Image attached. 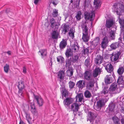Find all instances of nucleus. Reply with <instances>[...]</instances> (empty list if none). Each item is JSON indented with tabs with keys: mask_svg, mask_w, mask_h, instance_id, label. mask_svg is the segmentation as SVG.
Listing matches in <instances>:
<instances>
[{
	"mask_svg": "<svg viewBox=\"0 0 124 124\" xmlns=\"http://www.w3.org/2000/svg\"><path fill=\"white\" fill-rule=\"evenodd\" d=\"M112 9L113 12H116L117 15H121L124 12V0H118L115 3Z\"/></svg>",
	"mask_w": 124,
	"mask_h": 124,
	"instance_id": "1",
	"label": "nucleus"
},
{
	"mask_svg": "<svg viewBox=\"0 0 124 124\" xmlns=\"http://www.w3.org/2000/svg\"><path fill=\"white\" fill-rule=\"evenodd\" d=\"M79 58V56L78 55H72L67 59L65 60L66 64L65 67L66 68L69 67L74 63L77 62Z\"/></svg>",
	"mask_w": 124,
	"mask_h": 124,
	"instance_id": "2",
	"label": "nucleus"
},
{
	"mask_svg": "<svg viewBox=\"0 0 124 124\" xmlns=\"http://www.w3.org/2000/svg\"><path fill=\"white\" fill-rule=\"evenodd\" d=\"M79 106L78 103L74 102L72 104L70 107V109H71V110L73 111L74 116H76V113L79 108Z\"/></svg>",
	"mask_w": 124,
	"mask_h": 124,
	"instance_id": "3",
	"label": "nucleus"
},
{
	"mask_svg": "<svg viewBox=\"0 0 124 124\" xmlns=\"http://www.w3.org/2000/svg\"><path fill=\"white\" fill-rule=\"evenodd\" d=\"M18 85L17 86L19 89L18 96L19 97L23 96L22 94L23 91V90L24 87V85L23 82L21 80L18 82Z\"/></svg>",
	"mask_w": 124,
	"mask_h": 124,
	"instance_id": "4",
	"label": "nucleus"
},
{
	"mask_svg": "<svg viewBox=\"0 0 124 124\" xmlns=\"http://www.w3.org/2000/svg\"><path fill=\"white\" fill-rule=\"evenodd\" d=\"M84 77V79L87 81L93 80L94 79L92 73L89 71L86 70L85 72Z\"/></svg>",
	"mask_w": 124,
	"mask_h": 124,
	"instance_id": "5",
	"label": "nucleus"
},
{
	"mask_svg": "<svg viewBox=\"0 0 124 124\" xmlns=\"http://www.w3.org/2000/svg\"><path fill=\"white\" fill-rule=\"evenodd\" d=\"M121 54L120 51H116L114 54H112L111 56L110 57V59L112 61L117 62L118 61V58Z\"/></svg>",
	"mask_w": 124,
	"mask_h": 124,
	"instance_id": "6",
	"label": "nucleus"
},
{
	"mask_svg": "<svg viewBox=\"0 0 124 124\" xmlns=\"http://www.w3.org/2000/svg\"><path fill=\"white\" fill-rule=\"evenodd\" d=\"M34 96L38 106L39 107L42 106L44 103L43 99L41 97L35 95L34 94Z\"/></svg>",
	"mask_w": 124,
	"mask_h": 124,
	"instance_id": "7",
	"label": "nucleus"
},
{
	"mask_svg": "<svg viewBox=\"0 0 124 124\" xmlns=\"http://www.w3.org/2000/svg\"><path fill=\"white\" fill-rule=\"evenodd\" d=\"M74 99L70 97L67 98L63 101V104L64 105H67L66 108L68 109L70 108V105L72 103Z\"/></svg>",
	"mask_w": 124,
	"mask_h": 124,
	"instance_id": "8",
	"label": "nucleus"
},
{
	"mask_svg": "<svg viewBox=\"0 0 124 124\" xmlns=\"http://www.w3.org/2000/svg\"><path fill=\"white\" fill-rule=\"evenodd\" d=\"M101 72V70L99 67H96L93 71L92 75L93 78H96L99 75H100Z\"/></svg>",
	"mask_w": 124,
	"mask_h": 124,
	"instance_id": "9",
	"label": "nucleus"
},
{
	"mask_svg": "<svg viewBox=\"0 0 124 124\" xmlns=\"http://www.w3.org/2000/svg\"><path fill=\"white\" fill-rule=\"evenodd\" d=\"M86 22H85L82 23L81 26L83 30V34H88V28L87 25L86 24Z\"/></svg>",
	"mask_w": 124,
	"mask_h": 124,
	"instance_id": "10",
	"label": "nucleus"
},
{
	"mask_svg": "<svg viewBox=\"0 0 124 124\" xmlns=\"http://www.w3.org/2000/svg\"><path fill=\"white\" fill-rule=\"evenodd\" d=\"M104 101L103 100H99L97 102V105L95 107L97 110H99L101 109L102 107L104 105Z\"/></svg>",
	"mask_w": 124,
	"mask_h": 124,
	"instance_id": "11",
	"label": "nucleus"
},
{
	"mask_svg": "<svg viewBox=\"0 0 124 124\" xmlns=\"http://www.w3.org/2000/svg\"><path fill=\"white\" fill-rule=\"evenodd\" d=\"M105 69L107 72L111 73L113 72L114 68L111 63H109L105 65Z\"/></svg>",
	"mask_w": 124,
	"mask_h": 124,
	"instance_id": "12",
	"label": "nucleus"
},
{
	"mask_svg": "<svg viewBox=\"0 0 124 124\" xmlns=\"http://www.w3.org/2000/svg\"><path fill=\"white\" fill-rule=\"evenodd\" d=\"M94 14L92 13L87 12L85 15V20L87 21L90 20V21H92L94 20L93 17Z\"/></svg>",
	"mask_w": 124,
	"mask_h": 124,
	"instance_id": "13",
	"label": "nucleus"
},
{
	"mask_svg": "<svg viewBox=\"0 0 124 124\" xmlns=\"http://www.w3.org/2000/svg\"><path fill=\"white\" fill-rule=\"evenodd\" d=\"M70 49L73 52H77L79 49V46L77 42L74 43V44L70 46Z\"/></svg>",
	"mask_w": 124,
	"mask_h": 124,
	"instance_id": "14",
	"label": "nucleus"
},
{
	"mask_svg": "<svg viewBox=\"0 0 124 124\" xmlns=\"http://www.w3.org/2000/svg\"><path fill=\"white\" fill-rule=\"evenodd\" d=\"M64 72L62 70H59L58 72L57 78L59 79V81L61 82L64 79Z\"/></svg>",
	"mask_w": 124,
	"mask_h": 124,
	"instance_id": "15",
	"label": "nucleus"
},
{
	"mask_svg": "<svg viewBox=\"0 0 124 124\" xmlns=\"http://www.w3.org/2000/svg\"><path fill=\"white\" fill-rule=\"evenodd\" d=\"M62 87V90L61 91V92L62 94V97L63 99V96L66 97L68 96V91L66 90L65 88L63 89V88L65 87L64 84H63L62 85H61Z\"/></svg>",
	"mask_w": 124,
	"mask_h": 124,
	"instance_id": "16",
	"label": "nucleus"
},
{
	"mask_svg": "<svg viewBox=\"0 0 124 124\" xmlns=\"http://www.w3.org/2000/svg\"><path fill=\"white\" fill-rule=\"evenodd\" d=\"M85 82L84 80H80L77 83L76 85L79 89H82L85 85Z\"/></svg>",
	"mask_w": 124,
	"mask_h": 124,
	"instance_id": "17",
	"label": "nucleus"
},
{
	"mask_svg": "<svg viewBox=\"0 0 124 124\" xmlns=\"http://www.w3.org/2000/svg\"><path fill=\"white\" fill-rule=\"evenodd\" d=\"M108 88L107 86H105L103 89L102 91L100 92L101 96H103L107 97L108 95Z\"/></svg>",
	"mask_w": 124,
	"mask_h": 124,
	"instance_id": "18",
	"label": "nucleus"
},
{
	"mask_svg": "<svg viewBox=\"0 0 124 124\" xmlns=\"http://www.w3.org/2000/svg\"><path fill=\"white\" fill-rule=\"evenodd\" d=\"M67 40L66 39H63L61 41L59 44L60 49L62 50H63L67 45Z\"/></svg>",
	"mask_w": 124,
	"mask_h": 124,
	"instance_id": "19",
	"label": "nucleus"
},
{
	"mask_svg": "<svg viewBox=\"0 0 124 124\" xmlns=\"http://www.w3.org/2000/svg\"><path fill=\"white\" fill-rule=\"evenodd\" d=\"M65 54L67 58L66 59H67L72 55H73V52L70 48H69L67 49Z\"/></svg>",
	"mask_w": 124,
	"mask_h": 124,
	"instance_id": "20",
	"label": "nucleus"
},
{
	"mask_svg": "<svg viewBox=\"0 0 124 124\" xmlns=\"http://www.w3.org/2000/svg\"><path fill=\"white\" fill-rule=\"evenodd\" d=\"M31 108V111L32 113L34 115H37L38 112L37 109L36 108L34 104H31L30 105Z\"/></svg>",
	"mask_w": 124,
	"mask_h": 124,
	"instance_id": "21",
	"label": "nucleus"
},
{
	"mask_svg": "<svg viewBox=\"0 0 124 124\" xmlns=\"http://www.w3.org/2000/svg\"><path fill=\"white\" fill-rule=\"evenodd\" d=\"M102 57L100 55L98 54L95 58L94 60V62L96 64H101V60L102 59Z\"/></svg>",
	"mask_w": 124,
	"mask_h": 124,
	"instance_id": "22",
	"label": "nucleus"
},
{
	"mask_svg": "<svg viewBox=\"0 0 124 124\" xmlns=\"http://www.w3.org/2000/svg\"><path fill=\"white\" fill-rule=\"evenodd\" d=\"M111 76V75H107L104 79L105 84L107 85L109 84L112 82Z\"/></svg>",
	"mask_w": 124,
	"mask_h": 124,
	"instance_id": "23",
	"label": "nucleus"
},
{
	"mask_svg": "<svg viewBox=\"0 0 124 124\" xmlns=\"http://www.w3.org/2000/svg\"><path fill=\"white\" fill-rule=\"evenodd\" d=\"M118 15L119 16L118 17V21L120 25V28H121L122 30L124 31V20L120 18V15Z\"/></svg>",
	"mask_w": 124,
	"mask_h": 124,
	"instance_id": "24",
	"label": "nucleus"
},
{
	"mask_svg": "<svg viewBox=\"0 0 124 124\" xmlns=\"http://www.w3.org/2000/svg\"><path fill=\"white\" fill-rule=\"evenodd\" d=\"M39 52L40 53L42 58H43L46 57L47 55V52L46 49H43L40 50Z\"/></svg>",
	"mask_w": 124,
	"mask_h": 124,
	"instance_id": "25",
	"label": "nucleus"
},
{
	"mask_svg": "<svg viewBox=\"0 0 124 124\" xmlns=\"http://www.w3.org/2000/svg\"><path fill=\"white\" fill-rule=\"evenodd\" d=\"M78 102H81L83 99V94L82 93H78L77 94L75 97L76 99V102L78 101Z\"/></svg>",
	"mask_w": 124,
	"mask_h": 124,
	"instance_id": "26",
	"label": "nucleus"
},
{
	"mask_svg": "<svg viewBox=\"0 0 124 124\" xmlns=\"http://www.w3.org/2000/svg\"><path fill=\"white\" fill-rule=\"evenodd\" d=\"M81 53L82 55H85L88 54L89 53V47H85L84 46L81 50Z\"/></svg>",
	"mask_w": 124,
	"mask_h": 124,
	"instance_id": "27",
	"label": "nucleus"
},
{
	"mask_svg": "<svg viewBox=\"0 0 124 124\" xmlns=\"http://www.w3.org/2000/svg\"><path fill=\"white\" fill-rule=\"evenodd\" d=\"M117 84L116 83H113L110 85L109 89L110 91H113L116 90L117 88Z\"/></svg>",
	"mask_w": 124,
	"mask_h": 124,
	"instance_id": "28",
	"label": "nucleus"
},
{
	"mask_svg": "<svg viewBox=\"0 0 124 124\" xmlns=\"http://www.w3.org/2000/svg\"><path fill=\"white\" fill-rule=\"evenodd\" d=\"M117 72L119 75L120 76H122L124 72V67L123 66H119Z\"/></svg>",
	"mask_w": 124,
	"mask_h": 124,
	"instance_id": "29",
	"label": "nucleus"
},
{
	"mask_svg": "<svg viewBox=\"0 0 124 124\" xmlns=\"http://www.w3.org/2000/svg\"><path fill=\"white\" fill-rule=\"evenodd\" d=\"M57 61L58 62H60L61 64L64 63L65 59L62 56H59L57 57Z\"/></svg>",
	"mask_w": 124,
	"mask_h": 124,
	"instance_id": "30",
	"label": "nucleus"
},
{
	"mask_svg": "<svg viewBox=\"0 0 124 124\" xmlns=\"http://www.w3.org/2000/svg\"><path fill=\"white\" fill-rule=\"evenodd\" d=\"M120 44V43L119 42H116L112 44L110 47L112 49H115L119 46Z\"/></svg>",
	"mask_w": 124,
	"mask_h": 124,
	"instance_id": "31",
	"label": "nucleus"
},
{
	"mask_svg": "<svg viewBox=\"0 0 124 124\" xmlns=\"http://www.w3.org/2000/svg\"><path fill=\"white\" fill-rule=\"evenodd\" d=\"M124 81L123 79L122 76H119L117 80V83L118 85H124Z\"/></svg>",
	"mask_w": 124,
	"mask_h": 124,
	"instance_id": "32",
	"label": "nucleus"
},
{
	"mask_svg": "<svg viewBox=\"0 0 124 124\" xmlns=\"http://www.w3.org/2000/svg\"><path fill=\"white\" fill-rule=\"evenodd\" d=\"M89 39V36L88 34H83L82 39L84 42H85L88 41Z\"/></svg>",
	"mask_w": 124,
	"mask_h": 124,
	"instance_id": "33",
	"label": "nucleus"
},
{
	"mask_svg": "<svg viewBox=\"0 0 124 124\" xmlns=\"http://www.w3.org/2000/svg\"><path fill=\"white\" fill-rule=\"evenodd\" d=\"M113 22L112 20H108L106 22V27L109 28L113 25Z\"/></svg>",
	"mask_w": 124,
	"mask_h": 124,
	"instance_id": "34",
	"label": "nucleus"
},
{
	"mask_svg": "<svg viewBox=\"0 0 124 124\" xmlns=\"http://www.w3.org/2000/svg\"><path fill=\"white\" fill-rule=\"evenodd\" d=\"M90 58H88L84 62L85 65L87 67H90L91 65L90 62Z\"/></svg>",
	"mask_w": 124,
	"mask_h": 124,
	"instance_id": "35",
	"label": "nucleus"
},
{
	"mask_svg": "<svg viewBox=\"0 0 124 124\" xmlns=\"http://www.w3.org/2000/svg\"><path fill=\"white\" fill-rule=\"evenodd\" d=\"M58 32L56 31H53L51 34L52 38L53 39H57L58 36Z\"/></svg>",
	"mask_w": 124,
	"mask_h": 124,
	"instance_id": "36",
	"label": "nucleus"
},
{
	"mask_svg": "<svg viewBox=\"0 0 124 124\" xmlns=\"http://www.w3.org/2000/svg\"><path fill=\"white\" fill-rule=\"evenodd\" d=\"M100 40L99 37L95 38L93 40L92 42L93 45L95 47L99 43V40Z\"/></svg>",
	"mask_w": 124,
	"mask_h": 124,
	"instance_id": "37",
	"label": "nucleus"
},
{
	"mask_svg": "<svg viewBox=\"0 0 124 124\" xmlns=\"http://www.w3.org/2000/svg\"><path fill=\"white\" fill-rule=\"evenodd\" d=\"M93 85V83L92 80L89 81L86 83V87L88 89H90Z\"/></svg>",
	"mask_w": 124,
	"mask_h": 124,
	"instance_id": "38",
	"label": "nucleus"
},
{
	"mask_svg": "<svg viewBox=\"0 0 124 124\" xmlns=\"http://www.w3.org/2000/svg\"><path fill=\"white\" fill-rule=\"evenodd\" d=\"M100 3L99 0H94L93 4L95 8L97 9L100 6Z\"/></svg>",
	"mask_w": 124,
	"mask_h": 124,
	"instance_id": "39",
	"label": "nucleus"
},
{
	"mask_svg": "<svg viewBox=\"0 0 124 124\" xmlns=\"http://www.w3.org/2000/svg\"><path fill=\"white\" fill-rule=\"evenodd\" d=\"M50 23L51 24L50 26L52 28H53L54 26H56V24L55 20L53 18H52L50 20Z\"/></svg>",
	"mask_w": 124,
	"mask_h": 124,
	"instance_id": "40",
	"label": "nucleus"
},
{
	"mask_svg": "<svg viewBox=\"0 0 124 124\" xmlns=\"http://www.w3.org/2000/svg\"><path fill=\"white\" fill-rule=\"evenodd\" d=\"M84 96L86 98H90L92 96L90 92L88 90H86L84 92Z\"/></svg>",
	"mask_w": 124,
	"mask_h": 124,
	"instance_id": "41",
	"label": "nucleus"
},
{
	"mask_svg": "<svg viewBox=\"0 0 124 124\" xmlns=\"http://www.w3.org/2000/svg\"><path fill=\"white\" fill-rule=\"evenodd\" d=\"M69 29V26L68 24L66 25V24H64L63 25V31H64V34L65 33L68 32V30Z\"/></svg>",
	"mask_w": 124,
	"mask_h": 124,
	"instance_id": "42",
	"label": "nucleus"
},
{
	"mask_svg": "<svg viewBox=\"0 0 124 124\" xmlns=\"http://www.w3.org/2000/svg\"><path fill=\"white\" fill-rule=\"evenodd\" d=\"M109 37L111 40H113L115 39V33L112 30L110 32Z\"/></svg>",
	"mask_w": 124,
	"mask_h": 124,
	"instance_id": "43",
	"label": "nucleus"
},
{
	"mask_svg": "<svg viewBox=\"0 0 124 124\" xmlns=\"http://www.w3.org/2000/svg\"><path fill=\"white\" fill-rule=\"evenodd\" d=\"M58 10L56 9H54L53 10V12L52 13V16L54 17H56L58 15Z\"/></svg>",
	"mask_w": 124,
	"mask_h": 124,
	"instance_id": "44",
	"label": "nucleus"
},
{
	"mask_svg": "<svg viewBox=\"0 0 124 124\" xmlns=\"http://www.w3.org/2000/svg\"><path fill=\"white\" fill-rule=\"evenodd\" d=\"M115 104L113 103L109 104L108 107L109 110L111 111H113L115 108Z\"/></svg>",
	"mask_w": 124,
	"mask_h": 124,
	"instance_id": "45",
	"label": "nucleus"
},
{
	"mask_svg": "<svg viewBox=\"0 0 124 124\" xmlns=\"http://www.w3.org/2000/svg\"><path fill=\"white\" fill-rule=\"evenodd\" d=\"M69 34L70 36L71 37L72 39H73L74 37V32L73 29H70V31L69 32Z\"/></svg>",
	"mask_w": 124,
	"mask_h": 124,
	"instance_id": "46",
	"label": "nucleus"
},
{
	"mask_svg": "<svg viewBox=\"0 0 124 124\" xmlns=\"http://www.w3.org/2000/svg\"><path fill=\"white\" fill-rule=\"evenodd\" d=\"M50 3H52L54 6H55L59 3V1L58 0H50L49 1Z\"/></svg>",
	"mask_w": 124,
	"mask_h": 124,
	"instance_id": "47",
	"label": "nucleus"
},
{
	"mask_svg": "<svg viewBox=\"0 0 124 124\" xmlns=\"http://www.w3.org/2000/svg\"><path fill=\"white\" fill-rule=\"evenodd\" d=\"M75 17L78 20H79L81 19V12L80 11H78L77 14Z\"/></svg>",
	"mask_w": 124,
	"mask_h": 124,
	"instance_id": "48",
	"label": "nucleus"
},
{
	"mask_svg": "<svg viewBox=\"0 0 124 124\" xmlns=\"http://www.w3.org/2000/svg\"><path fill=\"white\" fill-rule=\"evenodd\" d=\"M26 118L29 123H30V120H31V118L30 116V115L29 113L25 112Z\"/></svg>",
	"mask_w": 124,
	"mask_h": 124,
	"instance_id": "49",
	"label": "nucleus"
},
{
	"mask_svg": "<svg viewBox=\"0 0 124 124\" xmlns=\"http://www.w3.org/2000/svg\"><path fill=\"white\" fill-rule=\"evenodd\" d=\"M69 87L70 89H72L73 88L75 85V83L71 81H70L69 82Z\"/></svg>",
	"mask_w": 124,
	"mask_h": 124,
	"instance_id": "50",
	"label": "nucleus"
},
{
	"mask_svg": "<svg viewBox=\"0 0 124 124\" xmlns=\"http://www.w3.org/2000/svg\"><path fill=\"white\" fill-rule=\"evenodd\" d=\"M73 70H69L68 72V74H67V76L69 77L73 75Z\"/></svg>",
	"mask_w": 124,
	"mask_h": 124,
	"instance_id": "51",
	"label": "nucleus"
},
{
	"mask_svg": "<svg viewBox=\"0 0 124 124\" xmlns=\"http://www.w3.org/2000/svg\"><path fill=\"white\" fill-rule=\"evenodd\" d=\"M4 68L5 72L6 73H8L9 69V65L6 64L4 66Z\"/></svg>",
	"mask_w": 124,
	"mask_h": 124,
	"instance_id": "52",
	"label": "nucleus"
},
{
	"mask_svg": "<svg viewBox=\"0 0 124 124\" xmlns=\"http://www.w3.org/2000/svg\"><path fill=\"white\" fill-rule=\"evenodd\" d=\"M89 116V118L90 120H92L93 119L94 117V114L93 113L90 112L88 114Z\"/></svg>",
	"mask_w": 124,
	"mask_h": 124,
	"instance_id": "53",
	"label": "nucleus"
},
{
	"mask_svg": "<svg viewBox=\"0 0 124 124\" xmlns=\"http://www.w3.org/2000/svg\"><path fill=\"white\" fill-rule=\"evenodd\" d=\"M101 46L103 48L106 47L107 46V43L103 42L102 41L101 43Z\"/></svg>",
	"mask_w": 124,
	"mask_h": 124,
	"instance_id": "54",
	"label": "nucleus"
},
{
	"mask_svg": "<svg viewBox=\"0 0 124 124\" xmlns=\"http://www.w3.org/2000/svg\"><path fill=\"white\" fill-rule=\"evenodd\" d=\"M102 41L108 44V37L106 36H105L104 38Z\"/></svg>",
	"mask_w": 124,
	"mask_h": 124,
	"instance_id": "55",
	"label": "nucleus"
},
{
	"mask_svg": "<svg viewBox=\"0 0 124 124\" xmlns=\"http://www.w3.org/2000/svg\"><path fill=\"white\" fill-rule=\"evenodd\" d=\"M112 119L114 123L116 121L119 119L116 116L113 117Z\"/></svg>",
	"mask_w": 124,
	"mask_h": 124,
	"instance_id": "56",
	"label": "nucleus"
},
{
	"mask_svg": "<svg viewBox=\"0 0 124 124\" xmlns=\"http://www.w3.org/2000/svg\"><path fill=\"white\" fill-rule=\"evenodd\" d=\"M120 111L121 113H123L124 114V105L121 108Z\"/></svg>",
	"mask_w": 124,
	"mask_h": 124,
	"instance_id": "57",
	"label": "nucleus"
},
{
	"mask_svg": "<svg viewBox=\"0 0 124 124\" xmlns=\"http://www.w3.org/2000/svg\"><path fill=\"white\" fill-rule=\"evenodd\" d=\"M86 0H85L83 6L84 7V8H86L87 7L88 5L87 4H86Z\"/></svg>",
	"mask_w": 124,
	"mask_h": 124,
	"instance_id": "58",
	"label": "nucleus"
},
{
	"mask_svg": "<svg viewBox=\"0 0 124 124\" xmlns=\"http://www.w3.org/2000/svg\"><path fill=\"white\" fill-rule=\"evenodd\" d=\"M26 72V69L25 67H23V72L25 73Z\"/></svg>",
	"mask_w": 124,
	"mask_h": 124,
	"instance_id": "59",
	"label": "nucleus"
},
{
	"mask_svg": "<svg viewBox=\"0 0 124 124\" xmlns=\"http://www.w3.org/2000/svg\"><path fill=\"white\" fill-rule=\"evenodd\" d=\"M34 0V2L36 5L38 3L39 1V0Z\"/></svg>",
	"mask_w": 124,
	"mask_h": 124,
	"instance_id": "60",
	"label": "nucleus"
},
{
	"mask_svg": "<svg viewBox=\"0 0 124 124\" xmlns=\"http://www.w3.org/2000/svg\"><path fill=\"white\" fill-rule=\"evenodd\" d=\"M114 124H120L119 120H118L115 122L114 123Z\"/></svg>",
	"mask_w": 124,
	"mask_h": 124,
	"instance_id": "61",
	"label": "nucleus"
},
{
	"mask_svg": "<svg viewBox=\"0 0 124 124\" xmlns=\"http://www.w3.org/2000/svg\"><path fill=\"white\" fill-rule=\"evenodd\" d=\"M121 122L122 124H124V118H122L121 119Z\"/></svg>",
	"mask_w": 124,
	"mask_h": 124,
	"instance_id": "62",
	"label": "nucleus"
},
{
	"mask_svg": "<svg viewBox=\"0 0 124 124\" xmlns=\"http://www.w3.org/2000/svg\"><path fill=\"white\" fill-rule=\"evenodd\" d=\"M118 39L119 40V41H118V42H119V43H120V42L121 43L122 41V38L121 37H120L119 38H118Z\"/></svg>",
	"mask_w": 124,
	"mask_h": 124,
	"instance_id": "63",
	"label": "nucleus"
},
{
	"mask_svg": "<svg viewBox=\"0 0 124 124\" xmlns=\"http://www.w3.org/2000/svg\"><path fill=\"white\" fill-rule=\"evenodd\" d=\"M52 58H51L50 59V63H51V64H50V66H52Z\"/></svg>",
	"mask_w": 124,
	"mask_h": 124,
	"instance_id": "64",
	"label": "nucleus"
}]
</instances>
